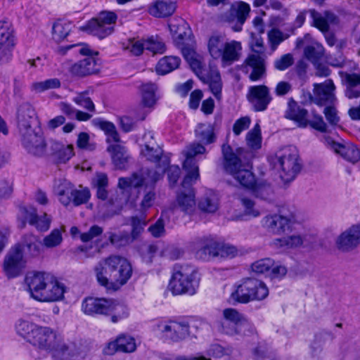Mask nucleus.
<instances>
[{"label": "nucleus", "mask_w": 360, "mask_h": 360, "mask_svg": "<svg viewBox=\"0 0 360 360\" xmlns=\"http://www.w3.org/2000/svg\"><path fill=\"white\" fill-rule=\"evenodd\" d=\"M25 283L30 297L41 302H57L63 299L65 287L53 275L42 271L30 272Z\"/></svg>", "instance_id": "1"}, {"label": "nucleus", "mask_w": 360, "mask_h": 360, "mask_svg": "<svg viewBox=\"0 0 360 360\" xmlns=\"http://www.w3.org/2000/svg\"><path fill=\"white\" fill-rule=\"evenodd\" d=\"M95 269L98 282L108 290H117L124 285L132 275V267L124 257L112 255Z\"/></svg>", "instance_id": "2"}, {"label": "nucleus", "mask_w": 360, "mask_h": 360, "mask_svg": "<svg viewBox=\"0 0 360 360\" xmlns=\"http://www.w3.org/2000/svg\"><path fill=\"white\" fill-rule=\"evenodd\" d=\"M162 150L158 146L150 147L146 145L142 150L143 155L151 162H159L158 170L151 171L149 169L141 170L139 173H134L131 177H122L119 179L118 186L122 189H136V188L145 185L152 186L162 176L166 167L169 165L167 158H162Z\"/></svg>", "instance_id": "3"}, {"label": "nucleus", "mask_w": 360, "mask_h": 360, "mask_svg": "<svg viewBox=\"0 0 360 360\" xmlns=\"http://www.w3.org/2000/svg\"><path fill=\"white\" fill-rule=\"evenodd\" d=\"M207 51L214 60H220L221 65L229 66L238 61L241 56L240 41L228 40L225 34L214 32L207 39Z\"/></svg>", "instance_id": "4"}, {"label": "nucleus", "mask_w": 360, "mask_h": 360, "mask_svg": "<svg viewBox=\"0 0 360 360\" xmlns=\"http://www.w3.org/2000/svg\"><path fill=\"white\" fill-rule=\"evenodd\" d=\"M16 331L32 346L46 353L53 347L58 335L50 327L38 326L25 320L18 321Z\"/></svg>", "instance_id": "5"}, {"label": "nucleus", "mask_w": 360, "mask_h": 360, "mask_svg": "<svg viewBox=\"0 0 360 360\" xmlns=\"http://www.w3.org/2000/svg\"><path fill=\"white\" fill-rule=\"evenodd\" d=\"M182 54L193 71L204 83L208 84L212 93L219 98L221 92V80L219 72L211 70L207 74L205 69L203 58L191 47H183Z\"/></svg>", "instance_id": "6"}, {"label": "nucleus", "mask_w": 360, "mask_h": 360, "mask_svg": "<svg viewBox=\"0 0 360 360\" xmlns=\"http://www.w3.org/2000/svg\"><path fill=\"white\" fill-rule=\"evenodd\" d=\"M229 147L223 146L224 157V169L240 186L252 188L256 183L254 174L251 171L250 162H242L241 160L233 153H229Z\"/></svg>", "instance_id": "7"}, {"label": "nucleus", "mask_w": 360, "mask_h": 360, "mask_svg": "<svg viewBox=\"0 0 360 360\" xmlns=\"http://www.w3.org/2000/svg\"><path fill=\"white\" fill-rule=\"evenodd\" d=\"M269 295L266 284L258 279L247 278L236 285L231 292L233 300L240 303H248L252 300H262Z\"/></svg>", "instance_id": "8"}, {"label": "nucleus", "mask_w": 360, "mask_h": 360, "mask_svg": "<svg viewBox=\"0 0 360 360\" xmlns=\"http://www.w3.org/2000/svg\"><path fill=\"white\" fill-rule=\"evenodd\" d=\"M195 269L188 265L177 267L169 283L174 295L188 294L193 295L198 288V278Z\"/></svg>", "instance_id": "9"}, {"label": "nucleus", "mask_w": 360, "mask_h": 360, "mask_svg": "<svg viewBox=\"0 0 360 360\" xmlns=\"http://www.w3.org/2000/svg\"><path fill=\"white\" fill-rule=\"evenodd\" d=\"M153 331L164 342H178L189 335L190 326L184 321L158 320L153 325Z\"/></svg>", "instance_id": "10"}, {"label": "nucleus", "mask_w": 360, "mask_h": 360, "mask_svg": "<svg viewBox=\"0 0 360 360\" xmlns=\"http://www.w3.org/2000/svg\"><path fill=\"white\" fill-rule=\"evenodd\" d=\"M280 177L285 183L292 181L300 170L298 151L294 146L281 148L276 154Z\"/></svg>", "instance_id": "11"}, {"label": "nucleus", "mask_w": 360, "mask_h": 360, "mask_svg": "<svg viewBox=\"0 0 360 360\" xmlns=\"http://www.w3.org/2000/svg\"><path fill=\"white\" fill-rule=\"evenodd\" d=\"M205 151V148L198 143H193L188 145L183 151L185 157L183 168L186 172V175L183 180L184 186L199 179V168L194 158L198 155L204 154Z\"/></svg>", "instance_id": "12"}, {"label": "nucleus", "mask_w": 360, "mask_h": 360, "mask_svg": "<svg viewBox=\"0 0 360 360\" xmlns=\"http://www.w3.org/2000/svg\"><path fill=\"white\" fill-rule=\"evenodd\" d=\"M117 20V15L110 11H102L98 16L90 20L84 30L89 34L103 39L112 34Z\"/></svg>", "instance_id": "13"}, {"label": "nucleus", "mask_w": 360, "mask_h": 360, "mask_svg": "<svg viewBox=\"0 0 360 360\" xmlns=\"http://www.w3.org/2000/svg\"><path fill=\"white\" fill-rule=\"evenodd\" d=\"M157 89V86L152 83H147L141 86V103L135 110V119L136 120H143L154 109L158 99L156 96Z\"/></svg>", "instance_id": "14"}, {"label": "nucleus", "mask_w": 360, "mask_h": 360, "mask_svg": "<svg viewBox=\"0 0 360 360\" xmlns=\"http://www.w3.org/2000/svg\"><path fill=\"white\" fill-rule=\"evenodd\" d=\"M15 36L11 24L7 20L0 21V63L6 64L13 58Z\"/></svg>", "instance_id": "15"}, {"label": "nucleus", "mask_w": 360, "mask_h": 360, "mask_svg": "<svg viewBox=\"0 0 360 360\" xmlns=\"http://www.w3.org/2000/svg\"><path fill=\"white\" fill-rule=\"evenodd\" d=\"M23 147L30 154L42 156L45 153V141L39 129L32 128L20 131Z\"/></svg>", "instance_id": "16"}, {"label": "nucleus", "mask_w": 360, "mask_h": 360, "mask_svg": "<svg viewBox=\"0 0 360 360\" xmlns=\"http://www.w3.org/2000/svg\"><path fill=\"white\" fill-rule=\"evenodd\" d=\"M224 318L231 323V326H224L223 325L222 330L224 333L229 335H247L245 330L248 329L252 332L254 329L250 324L246 321L242 314L236 309L227 308L223 311Z\"/></svg>", "instance_id": "17"}, {"label": "nucleus", "mask_w": 360, "mask_h": 360, "mask_svg": "<svg viewBox=\"0 0 360 360\" xmlns=\"http://www.w3.org/2000/svg\"><path fill=\"white\" fill-rule=\"evenodd\" d=\"M243 72L248 75L252 82H257L266 75L264 58L259 53H250L245 58L240 68Z\"/></svg>", "instance_id": "18"}, {"label": "nucleus", "mask_w": 360, "mask_h": 360, "mask_svg": "<svg viewBox=\"0 0 360 360\" xmlns=\"http://www.w3.org/2000/svg\"><path fill=\"white\" fill-rule=\"evenodd\" d=\"M246 97L257 112L265 110L272 101L270 90L265 85L250 86Z\"/></svg>", "instance_id": "19"}, {"label": "nucleus", "mask_w": 360, "mask_h": 360, "mask_svg": "<svg viewBox=\"0 0 360 360\" xmlns=\"http://www.w3.org/2000/svg\"><path fill=\"white\" fill-rule=\"evenodd\" d=\"M48 353L57 360H81L84 358V355L77 349L75 344L65 343L59 335Z\"/></svg>", "instance_id": "20"}, {"label": "nucleus", "mask_w": 360, "mask_h": 360, "mask_svg": "<svg viewBox=\"0 0 360 360\" xmlns=\"http://www.w3.org/2000/svg\"><path fill=\"white\" fill-rule=\"evenodd\" d=\"M294 222L295 216L292 214L289 216L269 214L262 220V226L269 232L276 235H281L289 230Z\"/></svg>", "instance_id": "21"}, {"label": "nucleus", "mask_w": 360, "mask_h": 360, "mask_svg": "<svg viewBox=\"0 0 360 360\" xmlns=\"http://www.w3.org/2000/svg\"><path fill=\"white\" fill-rule=\"evenodd\" d=\"M252 270L257 274H266L271 278H281L287 273V268L271 258H264L252 264Z\"/></svg>", "instance_id": "22"}, {"label": "nucleus", "mask_w": 360, "mask_h": 360, "mask_svg": "<svg viewBox=\"0 0 360 360\" xmlns=\"http://www.w3.org/2000/svg\"><path fill=\"white\" fill-rule=\"evenodd\" d=\"M22 248L16 245L7 253L4 261V271L9 278L17 276L24 265Z\"/></svg>", "instance_id": "23"}, {"label": "nucleus", "mask_w": 360, "mask_h": 360, "mask_svg": "<svg viewBox=\"0 0 360 360\" xmlns=\"http://www.w3.org/2000/svg\"><path fill=\"white\" fill-rule=\"evenodd\" d=\"M360 245V224H353L337 238L336 245L342 252H350Z\"/></svg>", "instance_id": "24"}, {"label": "nucleus", "mask_w": 360, "mask_h": 360, "mask_svg": "<svg viewBox=\"0 0 360 360\" xmlns=\"http://www.w3.org/2000/svg\"><path fill=\"white\" fill-rule=\"evenodd\" d=\"M335 86L332 79H327L323 83L314 84V102L319 105L333 103L336 101L335 95Z\"/></svg>", "instance_id": "25"}, {"label": "nucleus", "mask_w": 360, "mask_h": 360, "mask_svg": "<svg viewBox=\"0 0 360 360\" xmlns=\"http://www.w3.org/2000/svg\"><path fill=\"white\" fill-rule=\"evenodd\" d=\"M339 75L345 97L349 100L360 98V74L340 71Z\"/></svg>", "instance_id": "26"}, {"label": "nucleus", "mask_w": 360, "mask_h": 360, "mask_svg": "<svg viewBox=\"0 0 360 360\" xmlns=\"http://www.w3.org/2000/svg\"><path fill=\"white\" fill-rule=\"evenodd\" d=\"M36 112L28 103H22L18 109L17 120L19 131H25L34 127L36 124Z\"/></svg>", "instance_id": "27"}, {"label": "nucleus", "mask_w": 360, "mask_h": 360, "mask_svg": "<svg viewBox=\"0 0 360 360\" xmlns=\"http://www.w3.org/2000/svg\"><path fill=\"white\" fill-rule=\"evenodd\" d=\"M310 17L312 19V25L319 29L321 32L329 31L330 24L336 25L339 22L338 17L333 12L326 11L321 13L314 9L309 10Z\"/></svg>", "instance_id": "28"}, {"label": "nucleus", "mask_w": 360, "mask_h": 360, "mask_svg": "<svg viewBox=\"0 0 360 360\" xmlns=\"http://www.w3.org/2000/svg\"><path fill=\"white\" fill-rule=\"evenodd\" d=\"M99 65L92 54L87 56L84 60H79L70 68V72L76 77H85L97 73Z\"/></svg>", "instance_id": "29"}, {"label": "nucleus", "mask_w": 360, "mask_h": 360, "mask_svg": "<svg viewBox=\"0 0 360 360\" xmlns=\"http://www.w3.org/2000/svg\"><path fill=\"white\" fill-rule=\"evenodd\" d=\"M196 181H193L185 186L181 184L182 191L176 196V202L181 210L184 212L190 213L193 212L195 207V199L193 190L191 186Z\"/></svg>", "instance_id": "30"}, {"label": "nucleus", "mask_w": 360, "mask_h": 360, "mask_svg": "<svg viewBox=\"0 0 360 360\" xmlns=\"http://www.w3.org/2000/svg\"><path fill=\"white\" fill-rule=\"evenodd\" d=\"M197 243L200 246L199 253L200 257L205 259L218 257V252L221 243L214 238L202 236L197 238Z\"/></svg>", "instance_id": "31"}, {"label": "nucleus", "mask_w": 360, "mask_h": 360, "mask_svg": "<svg viewBox=\"0 0 360 360\" xmlns=\"http://www.w3.org/2000/svg\"><path fill=\"white\" fill-rule=\"evenodd\" d=\"M176 6L171 0H156L148 6V12L155 18H166L172 15Z\"/></svg>", "instance_id": "32"}, {"label": "nucleus", "mask_w": 360, "mask_h": 360, "mask_svg": "<svg viewBox=\"0 0 360 360\" xmlns=\"http://www.w3.org/2000/svg\"><path fill=\"white\" fill-rule=\"evenodd\" d=\"M50 155L58 163H65L74 155L73 146L64 145L56 141L50 142Z\"/></svg>", "instance_id": "33"}, {"label": "nucleus", "mask_w": 360, "mask_h": 360, "mask_svg": "<svg viewBox=\"0 0 360 360\" xmlns=\"http://www.w3.org/2000/svg\"><path fill=\"white\" fill-rule=\"evenodd\" d=\"M307 113V110L300 108L292 98L289 99L285 114L286 118L295 121L299 127L304 128L308 125Z\"/></svg>", "instance_id": "34"}, {"label": "nucleus", "mask_w": 360, "mask_h": 360, "mask_svg": "<svg viewBox=\"0 0 360 360\" xmlns=\"http://www.w3.org/2000/svg\"><path fill=\"white\" fill-rule=\"evenodd\" d=\"M250 6L244 1H236L232 4L230 9V15L233 18L232 20H236L237 25L234 27L235 31H240L242 25L249 16Z\"/></svg>", "instance_id": "35"}, {"label": "nucleus", "mask_w": 360, "mask_h": 360, "mask_svg": "<svg viewBox=\"0 0 360 360\" xmlns=\"http://www.w3.org/2000/svg\"><path fill=\"white\" fill-rule=\"evenodd\" d=\"M136 345L135 340L128 335H121L117 338L108 344V352L112 354L116 352H122L126 353L133 352L136 350Z\"/></svg>", "instance_id": "36"}, {"label": "nucleus", "mask_w": 360, "mask_h": 360, "mask_svg": "<svg viewBox=\"0 0 360 360\" xmlns=\"http://www.w3.org/2000/svg\"><path fill=\"white\" fill-rule=\"evenodd\" d=\"M109 300L88 297L82 302V310L88 315L104 314L107 313Z\"/></svg>", "instance_id": "37"}, {"label": "nucleus", "mask_w": 360, "mask_h": 360, "mask_svg": "<svg viewBox=\"0 0 360 360\" xmlns=\"http://www.w3.org/2000/svg\"><path fill=\"white\" fill-rule=\"evenodd\" d=\"M332 148L348 162L355 163L360 160V150L352 143L342 145L333 142Z\"/></svg>", "instance_id": "38"}, {"label": "nucleus", "mask_w": 360, "mask_h": 360, "mask_svg": "<svg viewBox=\"0 0 360 360\" xmlns=\"http://www.w3.org/2000/svg\"><path fill=\"white\" fill-rule=\"evenodd\" d=\"M107 150L110 153L115 166L118 169H123L127 162L128 155L125 148L118 143L110 144Z\"/></svg>", "instance_id": "39"}, {"label": "nucleus", "mask_w": 360, "mask_h": 360, "mask_svg": "<svg viewBox=\"0 0 360 360\" xmlns=\"http://www.w3.org/2000/svg\"><path fill=\"white\" fill-rule=\"evenodd\" d=\"M75 186L66 180L61 181L55 188L58 200L64 205L68 206L72 200Z\"/></svg>", "instance_id": "40"}, {"label": "nucleus", "mask_w": 360, "mask_h": 360, "mask_svg": "<svg viewBox=\"0 0 360 360\" xmlns=\"http://www.w3.org/2000/svg\"><path fill=\"white\" fill-rule=\"evenodd\" d=\"M199 208L205 212L213 213L219 208V198L212 190L206 191L198 203Z\"/></svg>", "instance_id": "41"}, {"label": "nucleus", "mask_w": 360, "mask_h": 360, "mask_svg": "<svg viewBox=\"0 0 360 360\" xmlns=\"http://www.w3.org/2000/svg\"><path fill=\"white\" fill-rule=\"evenodd\" d=\"M105 315L111 316L110 319L112 323H117L129 316V309L127 306L109 300Z\"/></svg>", "instance_id": "42"}, {"label": "nucleus", "mask_w": 360, "mask_h": 360, "mask_svg": "<svg viewBox=\"0 0 360 360\" xmlns=\"http://www.w3.org/2000/svg\"><path fill=\"white\" fill-rule=\"evenodd\" d=\"M22 243L26 255L34 257L41 253L39 238L33 234H26L23 236Z\"/></svg>", "instance_id": "43"}, {"label": "nucleus", "mask_w": 360, "mask_h": 360, "mask_svg": "<svg viewBox=\"0 0 360 360\" xmlns=\"http://www.w3.org/2000/svg\"><path fill=\"white\" fill-rule=\"evenodd\" d=\"M181 59L177 56H165L156 65V71L160 75H166L179 68Z\"/></svg>", "instance_id": "44"}, {"label": "nucleus", "mask_w": 360, "mask_h": 360, "mask_svg": "<svg viewBox=\"0 0 360 360\" xmlns=\"http://www.w3.org/2000/svg\"><path fill=\"white\" fill-rule=\"evenodd\" d=\"M94 125L98 127L107 135V142H120V136L116 130L115 126L110 122L104 121L101 119H95L93 120Z\"/></svg>", "instance_id": "45"}, {"label": "nucleus", "mask_w": 360, "mask_h": 360, "mask_svg": "<svg viewBox=\"0 0 360 360\" xmlns=\"http://www.w3.org/2000/svg\"><path fill=\"white\" fill-rule=\"evenodd\" d=\"M61 82L58 78H50L44 81L34 82L30 85V90L35 94L60 88Z\"/></svg>", "instance_id": "46"}, {"label": "nucleus", "mask_w": 360, "mask_h": 360, "mask_svg": "<svg viewBox=\"0 0 360 360\" xmlns=\"http://www.w3.org/2000/svg\"><path fill=\"white\" fill-rule=\"evenodd\" d=\"M303 238L300 235H292L282 238L274 240L272 244L276 248H292L302 245Z\"/></svg>", "instance_id": "47"}, {"label": "nucleus", "mask_w": 360, "mask_h": 360, "mask_svg": "<svg viewBox=\"0 0 360 360\" xmlns=\"http://www.w3.org/2000/svg\"><path fill=\"white\" fill-rule=\"evenodd\" d=\"M246 143L248 146L252 150H258L262 146L261 129L259 124L250 130L246 134Z\"/></svg>", "instance_id": "48"}, {"label": "nucleus", "mask_w": 360, "mask_h": 360, "mask_svg": "<svg viewBox=\"0 0 360 360\" xmlns=\"http://www.w3.org/2000/svg\"><path fill=\"white\" fill-rule=\"evenodd\" d=\"M71 25L69 22L58 20L52 27V37L56 41L63 40L70 33Z\"/></svg>", "instance_id": "49"}, {"label": "nucleus", "mask_w": 360, "mask_h": 360, "mask_svg": "<svg viewBox=\"0 0 360 360\" xmlns=\"http://www.w3.org/2000/svg\"><path fill=\"white\" fill-rule=\"evenodd\" d=\"M198 139L204 143L208 144L214 141L213 127L210 124H200L195 129Z\"/></svg>", "instance_id": "50"}, {"label": "nucleus", "mask_w": 360, "mask_h": 360, "mask_svg": "<svg viewBox=\"0 0 360 360\" xmlns=\"http://www.w3.org/2000/svg\"><path fill=\"white\" fill-rule=\"evenodd\" d=\"M267 37L271 50L275 51L278 46L288 37V35L284 34L277 28H273L268 32Z\"/></svg>", "instance_id": "51"}, {"label": "nucleus", "mask_w": 360, "mask_h": 360, "mask_svg": "<svg viewBox=\"0 0 360 360\" xmlns=\"http://www.w3.org/2000/svg\"><path fill=\"white\" fill-rule=\"evenodd\" d=\"M72 195V200L71 203H72L74 206H79L88 202L90 198L91 193L89 188L79 186V189L74 187Z\"/></svg>", "instance_id": "52"}, {"label": "nucleus", "mask_w": 360, "mask_h": 360, "mask_svg": "<svg viewBox=\"0 0 360 360\" xmlns=\"http://www.w3.org/2000/svg\"><path fill=\"white\" fill-rule=\"evenodd\" d=\"M62 241L63 236L60 231L55 229L48 236L44 237L43 245L46 248H53L60 245Z\"/></svg>", "instance_id": "53"}, {"label": "nucleus", "mask_w": 360, "mask_h": 360, "mask_svg": "<svg viewBox=\"0 0 360 360\" xmlns=\"http://www.w3.org/2000/svg\"><path fill=\"white\" fill-rule=\"evenodd\" d=\"M146 49L154 54H162L166 51V46L159 37H151L146 40Z\"/></svg>", "instance_id": "54"}, {"label": "nucleus", "mask_w": 360, "mask_h": 360, "mask_svg": "<svg viewBox=\"0 0 360 360\" xmlns=\"http://www.w3.org/2000/svg\"><path fill=\"white\" fill-rule=\"evenodd\" d=\"M72 101L77 105L85 108L89 112L95 111V105L91 98L88 96L87 91L77 94L76 96L73 98Z\"/></svg>", "instance_id": "55"}, {"label": "nucleus", "mask_w": 360, "mask_h": 360, "mask_svg": "<svg viewBox=\"0 0 360 360\" xmlns=\"http://www.w3.org/2000/svg\"><path fill=\"white\" fill-rule=\"evenodd\" d=\"M69 50H73L74 53H79L81 55L89 56L92 54V51L86 45L80 44H71L65 46H60L57 49V53L61 56L66 54Z\"/></svg>", "instance_id": "56"}, {"label": "nucleus", "mask_w": 360, "mask_h": 360, "mask_svg": "<svg viewBox=\"0 0 360 360\" xmlns=\"http://www.w3.org/2000/svg\"><path fill=\"white\" fill-rule=\"evenodd\" d=\"M124 49L134 56H140L146 49V40L130 39Z\"/></svg>", "instance_id": "57"}, {"label": "nucleus", "mask_w": 360, "mask_h": 360, "mask_svg": "<svg viewBox=\"0 0 360 360\" xmlns=\"http://www.w3.org/2000/svg\"><path fill=\"white\" fill-rule=\"evenodd\" d=\"M207 352L210 356L221 358L224 356L231 355L233 352V349L229 346L224 347L221 345L215 343L210 345Z\"/></svg>", "instance_id": "58"}, {"label": "nucleus", "mask_w": 360, "mask_h": 360, "mask_svg": "<svg viewBox=\"0 0 360 360\" xmlns=\"http://www.w3.org/2000/svg\"><path fill=\"white\" fill-rule=\"evenodd\" d=\"M304 53L307 59L315 61L323 56V48L319 44L316 46H307L305 47Z\"/></svg>", "instance_id": "59"}, {"label": "nucleus", "mask_w": 360, "mask_h": 360, "mask_svg": "<svg viewBox=\"0 0 360 360\" xmlns=\"http://www.w3.org/2000/svg\"><path fill=\"white\" fill-rule=\"evenodd\" d=\"M22 216L25 220L22 222V228L25 226V221H27L30 225L36 224V219H38L37 210L32 207H22L20 209Z\"/></svg>", "instance_id": "60"}, {"label": "nucleus", "mask_w": 360, "mask_h": 360, "mask_svg": "<svg viewBox=\"0 0 360 360\" xmlns=\"http://www.w3.org/2000/svg\"><path fill=\"white\" fill-rule=\"evenodd\" d=\"M240 202L246 215L252 217H257L260 215V211L255 207L254 201L248 198H242Z\"/></svg>", "instance_id": "61"}, {"label": "nucleus", "mask_w": 360, "mask_h": 360, "mask_svg": "<svg viewBox=\"0 0 360 360\" xmlns=\"http://www.w3.org/2000/svg\"><path fill=\"white\" fill-rule=\"evenodd\" d=\"M293 62L294 60L292 54L287 53L274 61V67L276 69L283 71L290 67Z\"/></svg>", "instance_id": "62"}, {"label": "nucleus", "mask_w": 360, "mask_h": 360, "mask_svg": "<svg viewBox=\"0 0 360 360\" xmlns=\"http://www.w3.org/2000/svg\"><path fill=\"white\" fill-rule=\"evenodd\" d=\"M251 120L248 116L242 117L238 119L233 126V131L236 136H238L242 131L248 129Z\"/></svg>", "instance_id": "63"}, {"label": "nucleus", "mask_w": 360, "mask_h": 360, "mask_svg": "<svg viewBox=\"0 0 360 360\" xmlns=\"http://www.w3.org/2000/svg\"><path fill=\"white\" fill-rule=\"evenodd\" d=\"M238 254L237 248L229 244H221L218 257L221 258H233Z\"/></svg>", "instance_id": "64"}]
</instances>
